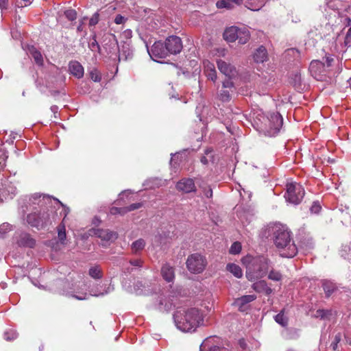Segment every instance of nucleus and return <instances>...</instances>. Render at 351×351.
I'll return each instance as SVG.
<instances>
[{"label":"nucleus","instance_id":"f257e3e1","mask_svg":"<svg viewBox=\"0 0 351 351\" xmlns=\"http://www.w3.org/2000/svg\"><path fill=\"white\" fill-rule=\"evenodd\" d=\"M273 240L282 257L293 258L298 253V248L293 241L291 232L281 224L275 223L271 227Z\"/></svg>","mask_w":351,"mask_h":351},{"label":"nucleus","instance_id":"f03ea898","mask_svg":"<svg viewBox=\"0 0 351 351\" xmlns=\"http://www.w3.org/2000/svg\"><path fill=\"white\" fill-rule=\"evenodd\" d=\"M176 327L183 332L195 331L202 320L199 311L196 308L178 307L173 314Z\"/></svg>","mask_w":351,"mask_h":351},{"label":"nucleus","instance_id":"7ed1b4c3","mask_svg":"<svg viewBox=\"0 0 351 351\" xmlns=\"http://www.w3.org/2000/svg\"><path fill=\"white\" fill-rule=\"evenodd\" d=\"M242 261L246 267L245 276L251 282L262 279L271 267L270 261L263 256H246L243 258Z\"/></svg>","mask_w":351,"mask_h":351},{"label":"nucleus","instance_id":"20e7f679","mask_svg":"<svg viewBox=\"0 0 351 351\" xmlns=\"http://www.w3.org/2000/svg\"><path fill=\"white\" fill-rule=\"evenodd\" d=\"M254 122L257 130L268 136H276L283 123L282 117L278 112H272L267 116L258 114Z\"/></svg>","mask_w":351,"mask_h":351},{"label":"nucleus","instance_id":"39448f33","mask_svg":"<svg viewBox=\"0 0 351 351\" xmlns=\"http://www.w3.org/2000/svg\"><path fill=\"white\" fill-rule=\"evenodd\" d=\"M34 211L27 215L26 221L32 227L42 229L51 224L56 219L57 213L52 208L37 209L34 207Z\"/></svg>","mask_w":351,"mask_h":351},{"label":"nucleus","instance_id":"423d86ee","mask_svg":"<svg viewBox=\"0 0 351 351\" xmlns=\"http://www.w3.org/2000/svg\"><path fill=\"white\" fill-rule=\"evenodd\" d=\"M304 194V189L300 184L291 182L287 184V191L285 194L287 202L298 205L301 202Z\"/></svg>","mask_w":351,"mask_h":351},{"label":"nucleus","instance_id":"0eeeda50","mask_svg":"<svg viewBox=\"0 0 351 351\" xmlns=\"http://www.w3.org/2000/svg\"><path fill=\"white\" fill-rule=\"evenodd\" d=\"M207 264L206 258L199 253L189 255L186 261V268L192 274L202 273Z\"/></svg>","mask_w":351,"mask_h":351},{"label":"nucleus","instance_id":"6e6552de","mask_svg":"<svg viewBox=\"0 0 351 351\" xmlns=\"http://www.w3.org/2000/svg\"><path fill=\"white\" fill-rule=\"evenodd\" d=\"M29 204L32 206L37 205L39 209H50L52 208L53 204L60 206L61 202L49 195L35 193L30 197Z\"/></svg>","mask_w":351,"mask_h":351},{"label":"nucleus","instance_id":"1a4fd4ad","mask_svg":"<svg viewBox=\"0 0 351 351\" xmlns=\"http://www.w3.org/2000/svg\"><path fill=\"white\" fill-rule=\"evenodd\" d=\"M102 46L108 54H114L119 50L118 42L114 34L106 33L101 41Z\"/></svg>","mask_w":351,"mask_h":351},{"label":"nucleus","instance_id":"9d476101","mask_svg":"<svg viewBox=\"0 0 351 351\" xmlns=\"http://www.w3.org/2000/svg\"><path fill=\"white\" fill-rule=\"evenodd\" d=\"M148 53L150 57L156 61H157V58H165L169 54L165 43H163L161 41L155 42L151 49H148Z\"/></svg>","mask_w":351,"mask_h":351},{"label":"nucleus","instance_id":"9b49d317","mask_svg":"<svg viewBox=\"0 0 351 351\" xmlns=\"http://www.w3.org/2000/svg\"><path fill=\"white\" fill-rule=\"evenodd\" d=\"M234 82L227 79L222 82V88L219 93V98L223 102H228L231 99V94L234 92Z\"/></svg>","mask_w":351,"mask_h":351},{"label":"nucleus","instance_id":"f8f14e48","mask_svg":"<svg viewBox=\"0 0 351 351\" xmlns=\"http://www.w3.org/2000/svg\"><path fill=\"white\" fill-rule=\"evenodd\" d=\"M217 66L219 71L230 80L237 75L236 67L230 62L219 59L217 60Z\"/></svg>","mask_w":351,"mask_h":351},{"label":"nucleus","instance_id":"ddd939ff","mask_svg":"<svg viewBox=\"0 0 351 351\" xmlns=\"http://www.w3.org/2000/svg\"><path fill=\"white\" fill-rule=\"evenodd\" d=\"M165 44L169 53L171 54L179 53L182 49L181 38L177 36H169L165 40Z\"/></svg>","mask_w":351,"mask_h":351},{"label":"nucleus","instance_id":"4468645a","mask_svg":"<svg viewBox=\"0 0 351 351\" xmlns=\"http://www.w3.org/2000/svg\"><path fill=\"white\" fill-rule=\"evenodd\" d=\"M256 299L255 295H246L234 300L233 305L241 312H245L250 308V303Z\"/></svg>","mask_w":351,"mask_h":351},{"label":"nucleus","instance_id":"2eb2a0df","mask_svg":"<svg viewBox=\"0 0 351 351\" xmlns=\"http://www.w3.org/2000/svg\"><path fill=\"white\" fill-rule=\"evenodd\" d=\"M156 308L160 312H169L173 307V299L169 296L161 295L156 304Z\"/></svg>","mask_w":351,"mask_h":351},{"label":"nucleus","instance_id":"dca6fc26","mask_svg":"<svg viewBox=\"0 0 351 351\" xmlns=\"http://www.w3.org/2000/svg\"><path fill=\"white\" fill-rule=\"evenodd\" d=\"M176 189L178 191H182L186 193H189L196 191L195 182L191 178H184L180 180L176 184Z\"/></svg>","mask_w":351,"mask_h":351},{"label":"nucleus","instance_id":"f3484780","mask_svg":"<svg viewBox=\"0 0 351 351\" xmlns=\"http://www.w3.org/2000/svg\"><path fill=\"white\" fill-rule=\"evenodd\" d=\"M93 234L101 240L106 241H112L117 238V234L109 230L95 229L93 230Z\"/></svg>","mask_w":351,"mask_h":351},{"label":"nucleus","instance_id":"a211bd4d","mask_svg":"<svg viewBox=\"0 0 351 351\" xmlns=\"http://www.w3.org/2000/svg\"><path fill=\"white\" fill-rule=\"evenodd\" d=\"M254 282L252 285V288L257 293H263L267 295H270L273 290L271 287L267 285V283L264 280H258L254 281Z\"/></svg>","mask_w":351,"mask_h":351},{"label":"nucleus","instance_id":"6ab92c4d","mask_svg":"<svg viewBox=\"0 0 351 351\" xmlns=\"http://www.w3.org/2000/svg\"><path fill=\"white\" fill-rule=\"evenodd\" d=\"M203 66L204 72L208 79L210 80L213 82H216L217 76L214 64L208 60H205L203 62Z\"/></svg>","mask_w":351,"mask_h":351},{"label":"nucleus","instance_id":"aec40b11","mask_svg":"<svg viewBox=\"0 0 351 351\" xmlns=\"http://www.w3.org/2000/svg\"><path fill=\"white\" fill-rule=\"evenodd\" d=\"M17 244L22 247H34L36 241L29 234L22 232L19 234V239H17Z\"/></svg>","mask_w":351,"mask_h":351},{"label":"nucleus","instance_id":"412c9836","mask_svg":"<svg viewBox=\"0 0 351 351\" xmlns=\"http://www.w3.org/2000/svg\"><path fill=\"white\" fill-rule=\"evenodd\" d=\"M161 275L163 279L167 282H171L175 278V271L173 267L169 263H165L161 268Z\"/></svg>","mask_w":351,"mask_h":351},{"label":"nucleus","instance_id":"4be33fe9","mask_svg":"<svg viewBox=\"0 0 351 351\" xmlns=\"http://www.w3.org/2000/svg\"><path fill=\"white\" fill-rule=\"evenodd\" d=\"M69 70L71 73L77 78H81L84 75V68L77 61H73L69 63Z\"/></svg>","mask_w":351,"mask_h":351},{"label":"nucleus","instance_id":"5701e85b","mask_svg":"<svg viewBox=\"0 0 351 351\" xmlns=\"http://www.w3.org/2000/svg\"><path fill=\"white\" fill-rule=\"evenodd\" d=\"M239 27L232 26L227 28L223 33V38L228 42H234L237 40Z\"/></svg>","mask_w":351,"mask_h":351},{"label":"nucleus","instance_id":"b1692460","mask_svg":"<svg viewBox=\"0 0 351 351\" xmlns=\"http://www.w3.org/2000/svg\"><path fill=\"white\" fill-rule=\"evenodd\" d=\"M267 59V53L266 49L261 46L256 49L254 53V60L257 63H263Z\"/></svg>","mask_w":351,"mask_h":351},{"label":"nucleus","instance_id":"393cba45","mask_svg":"<svg viewBox=\"0 0 351 351\" xmlns=\"http://www.w3.org/2000/svg\"><path fill=\"white\" fill-rule=\"evenodd\" d=\"M28 53L34 58L38 65L42 66L43 64V56L34 46L28 47Z\"/></svg>","mask_w":351,"mask_h":351},{"label":"nucleus","instance_id":"a878e982","mask_svg":"<svg viewBox=\"0 0 351 351\" xmlns=\"http://www.w3.org/2000/svg\"><path fill=\"white\" fill-rule=\"evenodd\" d=\"M250 32L246 27H239L237 40L241 45L245 44L250 39Z\"/></svg>","mask_w":351,"mask_h":351},{"label":"nucleus","instance_id":"bb28decb","mask_svg":"<svg viewBox=\"0 0 351 351\" xmlns=\"http://www.w3.org/2000/svg\"><path fill=\"white\" fill-rule=\"evenodd\" d=\"M226 269L233 274L236 278H240L243 276L241 268L234 263H229L226 266Z\"/></svg>","mask_w":351,"mask_h":351},{"label":"nucleus","instance_id":"cd10ccee","mask_svg":"<svg viewBox=\"0 0 351 351\" xmlns=\"http://www.w3.org/2000/svg\"><path fill=\"white\" fill-rule=\"evenodd\" d=\"M324 63L319 60H313L309 66L310 71L316 75L317 73H321L324 70Z\"/></svg>","mask_w":351,"mask_h":351},{"label":"nucleus","instance_id":"c85d7f7f","mask_svg":"<svg viewBox=\"0 0 351 351\" xmlns=\"http://www.w3.org/2000/svg\"><path fill=\"white\" fill-rule=\"evenodd\" d=\"M88 45L90 50H91L93 52L97 51L98 53H101V48L97 40L95 34L92 36Z\"/></svg>","mask_w":351,"mask_h":351},{"label":"nucleus","instance_id":"c756f323","mask_svg":"<svg viewBox=\"0 0 351 351\" xmlns=\"http://www.w3.org/2000/svg\"><path fill=\"white\" fill-rule=\"evenodd\" d=\"M145 246V241L143 239H139L135 241H134L131 245V248L132 252L134 254H137L138 252H141L143 250Z\"/></svg>","mask_w":351,"mask_h":351},{"label":"nucleus","instance_id":"7c9ffc66","mask_svg":"<svg viewBox=\"0 0 351 351\" xmlns=\"http://www.w3.org/2000/svg\"><path fill=\"white\" fill-rule=\"evenodd\" d=\"M134 291L137 295H149L152 293L141 282H137L134 285Z\"/></svg>","mask_w":351,"mask_h":351},{"label":"nucleus","instance_id":"2f4dec72","mask_svg":"<svg viewBox=\"0 0 351 351\" xmlns=\"http://www.w3.org/2000/svg\"><path fill=\"white\" fill-rule=\"evenodd\" d=\"M268 278L271 280L275 281V282H279L282 279V274L280 271H278L274 269H269L268 271Z\"/></svg>","mask_w":351,"mask_h":351},{"label":"nucleus","instance_id":"473e14b6","mask_svg":"<svg viewBox=\"0 0 351 351\" xmlns=\"http://www.w3.org/2000/svg\"><path fill=\"white\" fill-rule=\"evenodd\" d=\"M57 230L58 240L61 243L63 244L66 238L65 225L63 221L60 225H58L57 227Z\"/></svg>","mask_w":351,"mask_h":351},{"label":"nucleus","instance_id":"72a5a7b5","mask_svg":"<svg viewBox=\"0 0 351 351\" xmlns=\"http://www.w3.org/2000/svg\"><path fill=\"white\" fill-rule=\"evenodd\" d=\"M324 290L328 297H329L335 290V285L330 281H324L323 282Z\"/></svg>","mask_w":351,"mask_h":351},{"label":"nucleus","instance_id":"f704fd0d","mask_svg":"<svg viewBox=\"0 0 351 351\" xmlns=\"http://www.w3.org/2000/svg\"><path fill=\"white\" fill-rule=\"evenodd\" d=\"M274 319L282 326H286L288 324V319L285 316L283 310L274 317Z\"/></svg>","mask_w":351,"mask_h":351},{"label":"nucleus","instance_id":"c9c22d12","mask_svg":"<svg viewBox=\"0 0 351 351\" xmlns=\"http://www.w3.org/2000/svg\"><path fill=\"white\" fill-rule=\"evenodd\" d=\"M216 5L218 8H226L227 10H231L235 6L230 0H219L217 2Z\"/></svg>","mask_w":351,"mask_h":351},{"label":"nucleus","instance_id":"e433bc0d","mask_svg":"<svg viewBox=\"0 0 351 351\" xmlns=\"http://www.w3.org/2000/svg\"><path fill=\"white\" fill-rule=\"evenodd\" d=\"M88 274L92 278L95 279H99L102 277L101 270L98 266L90 267L89 269Z\"/></svg>","mask_w":351,"mask_h":351},{"label":"nucleus","instance_id":"4c0bfd02","mask_svg":"<svg viewBox=\"0 0 351 351\" xmlns=\"http://www.w3.org/2000/svg\"><path fill=\"white\" fill-rule=\"evenodd\" d=\"M3 336L5 340L12 341L17 338L18 333L15 330L9 329L4 332Z\"/></svg>","mask_w":351,"mask_h":351},{"label":"nucleus","instance_id":"58836bf2","mask_svg":"<svg viewBox=\"0 0 351 351\" xmlns=\"http://www.w3.org/2000/svg\"><path fill=\"white\" fill-rule=\"evenodd\" d=\"M60 208H62V211L60 212V215H64L63 220H64V219L66 218L67 215L69 213L70 210H69V208L68 207L64 206L62 202H61V204L60 206L59 205H56L55 204H53L52 209L54 211H55V210L59 209Z\"/></svg>","mask_w":351,"mask_h":351},{"label":"nucleus","instance_id":"ea45409f","mask_svg":"<svg viewBox=\"0 0 351 351\" xmlns=\"http://www.w3.org/2000/svg\"><path fill=\"white\" fill-rule=\"evenodd\" d=\"M241 244L238 241L234 242L229 250V252L231 254H238L241 252Z\"/></svg>","mask_w":351,"mask_h":351},{"label":"nucleus","instance_id":"a19ab883","mask_svg":"<svg viewBox=\"0 0 351 351\" xmlns=\"http://www.w3.org/2000/svg\"><path fill=\"white\" fill-rule=\"evenodd\" d=\"M121 52L125 55V59L131 58L132 57V50H131L129 44L125 43L122 46Z\"/></svg>","mask_w":351,"mask_h":351},{"label":"nucleus","instance_id":"79ce46f5","mask_svg":"<svg viewBox=\"0 0 351 351\" xmlns=\"http://www.w3.org/2000/svg\"><path fill=\"white\" fill-rule=\"evenodd\" d=\"M12 229V225L8 223H3L0 226V237H3L7 232Z\"/></svg>","mask_w":351,"mask_h":351},{"label":"nucleus","instance_id":"37998d69","mask_svg":"<svg viewBox=\"0 0 351 351\" xmlns=\"http://www.w3.org/2000/svg\"><path fill=\"white\" fill-rule=\"evenodd\" d=\"M65 16L71 21H73L77 18V13L75 10L70 9L64 12Z\"/></svg>","mask_w":351,"mask_h":351},{"label":"nucleus","instance_id":"c03bdc74","mask_svg":"<svg viewBox=\"0 0 351 351\" xmlns=\"http://www.w3.org/2000/svg\"><path fill=\"white\" fill-rule=\"evenodd\" d=\"M142 203L132 204L128 206L124 207L123 212H125V213H127L128 212L138 209L142 207Z\"/></svg>","mask_w":351,"mask_h":351},{"label":"nucleus","instance_id":"a18cd8bd","mask_svg":"<svg viewBox=\"0 0 351 351\" xmlns=\"http://www.w3.org/2000/svg\"><path fill=\"white\" fill-rule=\"evenodd\" d=\"M90 77L91 80H93L94 82H100L101 78L100 73L96 69H94L90 71Z\"/></svg>","mask_w":351,"mask_h":351},{"label":"nucleus","instance_id":"49530a36","mask_svg":"<svg viewBox=\"0 0 351 351\" xmlns=\"http://www.w3.org/2000/svg\"><path fill=\"white\" fill-rule=\"evenodd\" d=\"M99 21V14L98 12H95L93 14V15L91 16V18L89 20V26H95L98 23Z\"/></svg>","mask_w":351,"mask_h":351},{"label":"nucleus","instance_id":"de8ad7c7","mask_svg":"<svg viewBox=\"0 0 351 351\" xmlns=\"http://www.w3.org/2000/svg\"><path fill=\"white\" fill-rule=\"evenodd\" d=\"M341 339V335L340 333H338L335 336L334 340L332 341L330 345V346L334 350H336L337 349L338 343L340 342Z\"/></svg>","mask_w":351,"mask_h":351},{"label":"nucleus","instance_id":"09e8293b","mask_svg":"<svg viewBox=\"0 0 351 351\" xmlns=\"http://www.w3.org/2000/svg\"><path fill=\"white\" fill-rule=\"evenodd\" d=\"M124 207L123 208H118V207H112L110 210V213L111 215H125V212H123Z\"/></svg>","mask_w":351,"mask_h":351},{"label":"nucleus","instance_id":"8fccbe9b","mask_svg":"<svg viewBox=\"0 0 351 351\" xmlns=\"http://www.w3.org/2000/svg\"><path fill=\"white\" fill-rule=\"evenodd\" d=\"M311 212L312 213L317 214L321 210V206L318 202H314L310 208Z\"/></svg>","mask_w":351,"mask_h":351},{"label":"nucleus","instance_id":"3c124183","mask_svg":"<svg viewBox=\"0 0 351 351\" xmlns=\"http://www.w3.org/2000/svg\"><path fill=\"white\" fill-rule=\"evenodd\" d=\"M73 297L79 300H87L88 298L86 293H79L77 294L73 295Z\"/></svg>","mask_w":351,"mask_h":351},{"label":"nucleus","instance_id":"603ef678","mask_svg":"<svg viewBox=\"0 0 351 351\" xmlns=\"http://www.w3.org/2000/svg\"><path fill=\"white\" fill-rule=\"evenodd\" d=\"M125 21H126V19L120 14H118L115 16L114 23L116 24H118V25L123 24Z\"/></svg>","mask_w":351,"mask_h":351},{"label":"nucleus","instance_id":"864d4df0","mask_svg":"<svg viewBox=\"0 0 351 351\" xmlns=\"http://www.w3.org/2000/svg\"><path fill=\"white\" fill-rule=\"evenodd\" d=\"M204 195L210 198L213 196V190L210 186H208L204 189Z\"/></svg>","mask_w":351,"mask_h":351},{"label":"nucleus","instance_id":"5fc2aeb1","mask_svg":"<svg viewBox=\"0 0 351 351\" xmlns=\"http://www.w3.org/2000/svg\"><path fill=\"white\" fill-rule=\"evenodd\" d=\"M5 156L2 151H0V171L3 169L5 166Z\"/></svg>","mask_w":351,"mask_h":351},{"label":"nucleus","instance_id":"6e6d98bb","mask_svg":"<svg viewBox=\"0 0 351 351\" xmlns=\"http://www.w3.org/2000/svg\"><path fill=\"white\" fill-rule=\"evenodd\" d=\"M130 264L135 267H142L143 261L141 259H135L130 261Z\"/></svg>","mask_w":351,"mask_h":351},{"label":"nucleus","instance_id":"4d7b16f0","mask_svg":"<svg viewBox=\"0 0 351 351\" xmlns=\"http://www.w3.org/2000/svg\"><path fill=\"white\" fill-rule=\"evenodd\" d=\"M350 42H351V27L349 28V29L346 34V38H345V43L346 45Z\"/></svg>","mask_w":351,"mask_h":351},{"label":"nucleus","instance_id":"13d9d810","mask_svg":"<svg viewBox=\"0 0 351 351\" xmlns=\"http://www.w3.org/2000/svg\"><path fill=\"white\" fill-rule=\"evenodd\" d=\"M108 291H106L105 293L104 292H96V291H94L93 290H91L90 291V295H92V296H95V297H99V296H102L104 295V294L107 293Z\"/></svg>","mask_w":351,"mask_h":351},{"label":"nucleus","instance_id":"bf43d9fd","mask_svg":"<svg viewBox=\"0 0 351 351\" xmlns=\"http://www.w3.org/2000/svg\"><path fill=\"white\" fill-rule=\"evenodd\" d=\"M327 314V311L325 310H318L317 311V317H321L322 318L326 317Z\"/></svg>","mask_w":351,"mask_h":351},{"label":"nucleus","instance_id":"052dcab7","mask_svg":"<svg viewBox=\"0 0 351 351\" xmlns=\"http://www.w3.org/2000/svg\"><path fill=\"white\" fill-rule=\"evenodd\" d=\"M326 59V63L327 64V66H330L332 64V62H333L334 59L330 56H327L325 57Z\"/></svg>","mask_w":351,"mask_h":351},{"label":"nucleus","instance_id":"680f3d73","mask_svg":"<svg viewBox=\"0 0 351 351\" xmlns=\"http://www.w3.org/2000/svg\"><path fill=\"white\" fill-rule=\"evenodd\" d=\"M8 0H0V8L1 10L6 9Z\"/></svg>","mask_w":351,"mask_h":351},{"label":"nucleus","instance_id":"e2e57ef3","mask_svg":"<svg viewBox=\"0 0 351 351\" xmlns=\"http://www.w3.org/2000/svg\"><path fill=\"white\" fill-rule=\"evenodd\" d=\"M208 351H223V349L219 346H213L209 348Z\"/></svg>","mask_w":351,"mask_h":351},{"label":"nucleus","instance_id":"0e129e2a","mask_svg":"<svg viewBox=\"0 0 351 351\" xmlns=\"http://www.w3.org/2000/svg\"><path fill=\"white\" fill-rule=\"evenodd\" d=\"M201 162L204 164V165H206L208 164V160L207 159L206 156H202L201 158Z\"/></svg>","mask_w":351,"mask_h":351},{"label":"nucleus","instance_id":"69168bd1","mask_svg":"<svg viewBox=\"0 0 351 351\" xmlns=\"http://www.w3.org/2000/svg\"><path fill=\"white\" fill-rule=\"evenodd\" d=\"M232 1L235 5H241L243 2V0H230Z\"/></svg>","mask_w":351,"mask_h":351},{"label":"nucleus","instance_id":"338daca9","mask_svg":"<svg viewBox=\"0 0 351 351\" xmlns=\"http://www.w3.org/2000/svg\"><path fill=\"white\" fill-rule=\"evenodd\" d=\"M239 344L243 349H245L246 343L243 339L239 341Z\"/></svg>","mask_w":351,"mask_h":351},{"label":"nucleus","instance_id":"774afa93","mask_svg":"<svg viewBox=\"0 0 351 351\" xmlns=\"http://www.w3.org/2000/svg\"><path fill=\"white\" fill-rule=\"evenodd\" d=\"M58 109V106H52L51 107V111H52L53 112H54V113H56V112H57Z\"/></svg>","mask_w":351,"mask_h":351}]
</instances>
